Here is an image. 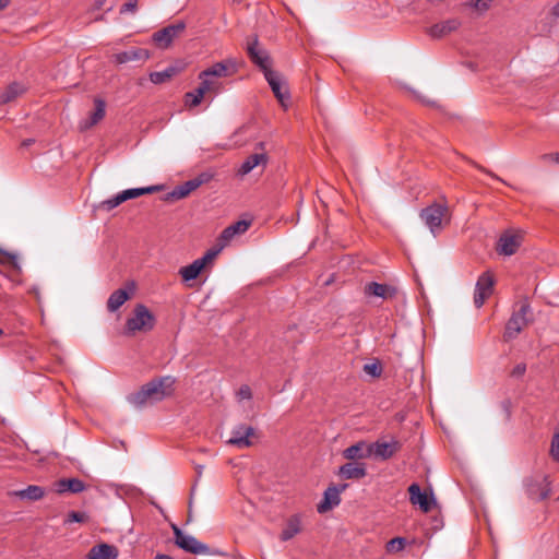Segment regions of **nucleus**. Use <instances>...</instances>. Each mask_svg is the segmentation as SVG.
I'll list each match as a JSON object with an SVG mask.
<instances>
[{"label": "nucleus", "mask_w": 559, "mask_h": 559, "mask_svg": "<svg viewBox=\"0 0 559 559\" xmlns=\"http://www.w3.org/2000/svg\"><path fill=\"white\" fill-rule=\"evenodd\" d=\"M175 380L171 377L154 379L128 396L130 404L141 407L147 402H159L173 393Z\"/></svg>", "instance_id": "1"}, {"label": "nucleus", "mask_w": 559, "mask_h": 559, "mask_svg": "<svg viewBox=\"0 0 559 559\" xmlns=\"http://www.w3.org/2000/svg\"><path fill=\"white\" fill-rule=\"evenodd\" d=\"M155 317L143 304H138L132 314L127 319L124 326L126 335H133L136 332H147L153 330L155 325Z\"/></svg>", "instance_id": "2"}, {"label": "nucleus", "mask_w": 559, "mask_h": 559, "mask_svg": "<svg viewBox=\"0 0 559 559\" xmlns=\"http://www.w3.org/2000/svg\"><path fill=\"white\" fill-rule=\"evenodd\" d=\"M175 544L182 550L193 555H215L218 551L212 550L207 545L198 540L194 536L183 533L177 525H171Z\"/></svg>", "instance_id": "3"}, {"label": "nucleus", "mask_w": 559, "mask_h": 559, "mask_svg": "<svg viewBox=\"0 0 559 559\" xmlns=\"http://www.w3.org/2000/svg\"><path fill=\"white\" fill-rule=\"evenodd\" d=\"M448 213V205L441 203H432L425 209H423L419 213L420 219L428 227L430 233L433 236H437L442 228V221L445 214Z\"/></svg>", "instance_id": "4"}, {"label": "nucleus", "mask_w": 559, "mask_h": 559, "mask_svg": "<svg viewBox=\"0 0 559 559\" xmlns=\"http://www.w3.org/2000/svg\"><path fill=\"white\" fill-rule=\"evenodd\" d=\"M526 491L531 499L540 501L549 497L551 492L548 476L540 475L526 480Z\"/></svg>", "instance_id": "5"}, {"label": "nucleus", "mask_w": 559, "mask_h": 559, "mask_svg": "<svg viewBox=\"0 0 559 559\" xmlns=\"http://www.w3.org/2000/svg\"><path fill=\"white\" fill-rule=\"evenodd\" d=\"M528 312H531L530 305L526 302L522 304L520 310L512 314L506 325V338H514L522 331L528 322L526 318Z\"/></svg>", "instance_id": "6"}, {"label": "nucleus", "mask_w": 559, "mask_h": 559, "mask_svg": "<svg viewBox=\"0 0 559 559\" xmlns=\"http://www.w3.org/2000/svg\"><path fill=\"white\" fill-rule=\"evenodd\" d=\"M247 53L250 60L263 71V74H265L266 71L272 70L271 57L265 49L260 47L257 36L252 39V41L248 43Z\"/></svg>", "instance_id": "7"}, {"label": "nucleus", "mask_w": 559, "mask_h": 559, "mask_svg": "<svg viewBox=\"0 0 559 559\" xmlns=\"http://www.w3.org/2000/svg\"><path fill=\"white\" fill-rule=\"evenodd\" d=\"M211 179V176L206 173H202L197 177L177 186L174 188L171 192L168 193L167 199L180 200L188 197L192 191L201 187L203 183L207 182Z\"/></svg>", "instance_id": "8"}, {"label": "nucleus", "mask_w": 559, "mask_h": 559, "mask_svg": "<svg viewBox=\"0 0 559 559\" xmlns=\"http://www.w3.org/2000/svg\"><path fill=\"white\" fill-rule=\"evenodd\" d=\"M495 285L493 275L487 271L477 280L474 294V304L480 308L485 300L491 295Z\"/></svg>", "instance_id": "9"}, {"label": "nucleus", "mask_w": 559, "mask_h": 559, "mask_svg": "<svg viewBox=\"0 0 559 559\" xmlns=\"http://www.w3.org/2000/svg\"><path fill=\"white\" fill-rule=\"evenodd\" d=\"M186 28L185 22L170 24L153 34L154 43L160 48H167L173 40Z\"/></svg>", "instance_id": "10"}, {"label": "nucleus", "mask_w": 559, "mask_h": 559, "mask_svg": "<svg viewBox=\"0 0 559 559\" xmlns=\"http://www.w3.org/2000/svg\"><path fill=\"white\" fill-rule=\"evenodd\" d=\"M254 436V428L248 425L239 424L231 430V437L227 443L238 449H245L252 445L250 438Z\"/></svg>", "instance_id": "11"}, {"label": "nucleus", "mask_w": 559, "mask_h": 559, "mask_svg": "<svg viewBox=\"0 0 559 559\" xmlns=\"http://www.w3.org/2000/svg\"><path fill=\"white\" fill-rule=\"evenodd\" d=\"M348 487V484L333 485L324 491L323 500L318 504V512L324 513L341 503L340 495Z\"/></svg>", "instance_id": "12"}, {"label": "nucleus", "mask_w": 559, "mask_h": 559, "mask_svg": "<svg viewBox=\"0 0 559 559\" xmlns=\"http://www.w3.org/2000/svg\"><path fill=\"white\" fill-rule=\"evenodd\" d=\"M264 78L267 81L272 92L274 93L278 102L283 106H286V102L289 99V94L285 85L283 84L282 76L280 75V73L273 70L266 71Z\"/></svg>", "instance_id": "13"}, {"label": "nucleus", "mask_w": 559, "mask_h": 559, "mask_svg": "<svg viewBox=\"0 0 559 559\" xmlns=\"http://www.w3.org/2000/svg\"><path fill=\"white\" fill-rule=\"evenodd\" d=\"M400 449V443L396 440L390 442L377 441L369 443L370 457L380 459L382 461L391 459Z\"/></svg>", "instance_id": "14"}, {"label": "nucleus", "mask_w": 559, "mask_h": 559, "mask_svg": "<svg viewBox=\"0 0 559 559\" xmlns=\"http://www.w3.org/2000/svg\"><path fill=\"white\" fill-rule=\"evenodd\" d=\"M236 72V62L233 59H227L222 62H216L212 67L200 72L201 78H226Z\"/></svg>", "instance_id": "15"}, {"label": "nucleus", "mask_w": 559, "mask_h": 559, "mask_svg": "<svg viewBox=\"0 0 559 559\" xmlns=\"http://www.w3.org/2000/svg\"><path fill=\"white\" fill-rule=\"evenodd\" d=\"M86 488L83 480L79 478H61L53 483V490L63 495L66 492L80 493Z\"/></svg>", "instance_id": "16"}, {"label": "nucleus", "mask_w": 559, "mask_h": 559, "mask_svg": "<svg viewBox=\"0 0 559 559\" xmlns=\"http://www.w3.org/2000/svg\"><path fill=\"white\" fill-rule=\"evenodd\" d=\"M461 26L459 19H449L433 24L428 28V34L432 38H442L448 34L456 31Z\"/></svg>", "instance_id": "17"}, {"label": "nucleus", "mask_w": 559, "mask_h": 559, "mask_svg": "<svg viewBox=\"0 0 559 559\" xmlns=\"http://www.w3.org/2000/svg\"><path fill=\"white\" fill-rule=\"evenodd\" d=\"M119 551L116 546L102 543L93 546L87 552L85 559H117Z\"/></svg>", "instance_id": "18"}, {"label": "nucleus", "mask_w": 559, "mask_h": 559, "mask_svg": "<svg viewBox=\"0 0 559 559\" xmlns=\"http://www.w3.org/2000/svg\"><path fill=\"white\" fill-rule=\"evenodd\" d=\"M409 500L413 504H418L424 512L431 510V503L435 502L433 497L428 498L426 492H423L420 486L416 483L408 487Z\"/></svg>", "instance_id": "19"}, {"label": "nucleus", "mask_w": 559, "mask_h": 559, "mask_svg": "<svg viewBox=\"0 0 559 559\" xmlns=\"http://www.w3.org/2000/svg\"><path fill=\"white\" fill-rule=\"evenodd\" d=\"M367 475L366 465L358 462H349L338 468V476L343 479H361Z\"/></svg>", "instance_id": "20"}, {"label": "nucleus", "mask_w": 559, "mask_h": 559, "mask_svg": "<svg viewBox=\"0 0 559 559\" xmlns=\"http://www.w3.org/2000/svg\"><path fill=\"white\" fill-rule=\"evenodd\" d=\"M521 245V236L515 234H503L498 241V251L504 255H512Z\"/></svg>", "instance_id": "21"}, {"label": "nucleus", "mask_w": 559, "mask_h": 559, "mask_svg": "<svg viewBox=\"0 0 559 559\" xmlns=\"http://www.w3.org/2000/svg\"><path fill=\"white\" fill-rule=\"evenodd\" d=\"M250 227V222L248 221H238L230 226L226 227L221 236H219V242L222 247H225L236 235H241L248 230Z\"/></svg>", "instance_id": "22"}, {"label": "nucleus", "mask_w": 559, "mask_h": 559, "mask_svg": "<svg viewBox=\"0 0 559 559\" xmlns=\"http://www.w3.org/2000/svg\"><path fill=\"white\" fill-rule=\"evenodd\" d=\"M148 58L147 50L143 48H130L128 50L114 55L115 62L123 64L130 61L146 60Z\"/></svg>", "instance_id": "23"}, {"label": "nucleus", "mask_w": 559, "mask_h": 559, "mask_svg": "<svg viewBox=\"0 0 559 559\" xmlns=\"http://www.w3.org/2000/svg\"><path fill=\"white\" fill-rule=\"evenodd\" d=\"M94 104H95V109L91 114L90 118L80 123L81 130H87V129L92 128L93 126L98 123L105 117L106 103L100 98H96Z\"/></svg>", "instance_id": "24"}, {"label": "nucleus", "mask_w": 559, "mask_h": 559, "mask_svg": "<svg viewBox=\"0 0 559 559\" xmlns=\"http://www.w3.org/2000/svg\"><path fill=\"white\" fill-rule=\"evenodd\" d=\"M343 456L349 461L370 457L369 443L359 441L343 451Z\"/></svg>", "instance_id": "25"}, {"label": "nucleus", "mask_w": 559, "mask_h": 559, "mask_svg": "<svg viewBox=\"0 0 559 559\" xmlns=\"http://www.w3.org/2000/svg\"><path fill=\"white\" fill-rule=\"evenodd\" d=\"M365 294L367 296H374L386 299L395 294V289L385 284L371 282L365 286Z\"/></svg>", "instance_id": "26"}, {"label": "nucleus", "mask_w": 559, "mask_h": 559, "mask_svg": "<svg viewBox=\"0 0 559 559\" xmlns=\"http://www.w3.org/2000/svg\"><path fill=\"white\" fill-rule=\"evenodd\" d=\"M267 162V157L264 153L252 154L245 159L241 166L238 169V174L240 176L248 175L253 168L261 164H265Z\"/></svg>", "instance_id": "27"}, {"label": "nucleus", "mask_w": 559, "mask_h": 559, "mask_svg": "<svg viewBox=\"0 0 559 559\" xmlns=\"http://www.w3.org/2000/svg\"><path fill=\"white\" fill-rule=\"evenodd\" d=\"M130 298L129 293L123 289H117L109 296L107 300V309L109 312L117 311L128 299Z\"/></svg>", "instance_id": "28"}, {"label": "nucleus", "mask_w": 559, "mask_h": 559, "mask_svg": "<svg viewBox=\"0 0 559 559\" xmlns=\"http://www.w3.org/2000/svg\"><path fill=\"white\" fill-rule=\"evenodd\" d=\"M300 525L301 522L299 515H293L292 518H289L281 533V539L283 542L292 539L295 535H297L300 532Z\"/></svg>", "instance_id": "29"}, {"label": "nucleus", "mask_w": 559, "mask_h": 559, "mask_svg": "<svg viewBox=\"0 0 559 559\" xmlns=\"http://www.w3.org/2000/svg\"><path fill=\"white\" fill-rule=\"evenodd\" d=\"M13 493L24 500L37 501L44 497L45 490L40 486L29 485L25 489L14 491Z\"/></svg>", "instance_id": "30"}, {"label": "nucleus", "mask_w": 559, "mask_h": 559, "mask_svg": "<svg viewBox=\"0 0 559 559\" xmlns=\"http://www.w3.org/2000/svg\"><path fill=\"white\" fill-rule=\"evenodd\" d=\"M24 91L25 87L17 82L10 84L2 93H0V105H4L14 100Z\"/></svg>", "instance_id": "31"}, {"label": "nucleus", "mask_w": 559, "mask_h": 559, "mask_svg": "<svg viewBox=\"0 0 559 559\" xmlns=\"http://www.w3.org/2000/svg\"><path fill=\"white\" fill-rule=\"evenodd\" d=\"M203 269L202 263L194 260L191 264L182 266L179 274L185 282H189L195 280Z\"/></svg>", "instance_id": "32"}, {"label": "nucleus", "mask_w": 559, "mask_h": 559, "mask_svg": "<svg viewBox=\"0 0 559 559\" xmlns=\"http://www.w3.org/2000/svg\"><path fill=\"white\" fill-rule=\"evenodd\" d=\"M157 190H159L158 186H150V187H145V188L127 189V190L121 191L120 193H121V199L126 202L128 200L135 199L143 194L152 193Z\"/></svg>", "instance_id": "33"}, {"label": "nucleus", "mask_w": 559, "mask_h": 559, "mask_svg": "<svg viewBox=\"0 0 559 559\" xmlns=\"http://www.w3.org/2000/svg\"><path fill=\"white\" fill-rule=\"evenodd\" d=\"M199 79L201 80V83L199 85V90H203V93H213L214 96L221 93L222 91V84L217 81L213 80L210 76L201 78L199 75Z\"/></svg>", "instance_id": "34"}, {"label": "nucleus", "mask_w": 559, "mask_h": 559, "mask_svg": "<svg viewBox=\"0 0 559 559\" xmlns=\"http://www.w3.org/2000/svg\"><path fill=\"white\" fill-rule=\"evenodd\" d=\"M175 74H176V68L168 67L163 71L152 72L150 74V80L154 84H162V83L168 81L169 79H171Z\"/></svg>", "instance_id": "35"}, {"label": "nucleus", "mask_w": 559, "mask_h": 559, "mask_svg": "<svg viewBox=\"0 0 559 559\" xmlns=\"http://www.w3.org/2000/svg\"><path fill=\"white\" fill-rule=\"evenodd\" d=\"M205 94L203 93V90H199V87L193 92H188L185 95L186 104L189 107H197L201 104L202 99L204 98Z\"/></svg>", "instance_id": "36"}, {"label": "nucleus", "mask_w": 559, "mask_h": 559, "mask_svg": "<svg viewBox=\"0 0 559 559\" xmlns=\"http://www.w3.org/2000/svg\"><path fill=\"white\" fill-rule=\"evenodd\" d=\"M406 546V539L404 537H395L389 540L385 545V549L388 552H400Z\"/></svg>", "instance_id": "37"}, {"label": "nucleus", "mask_w": 559, "mask_h": 559, "mask_svg": "<svg viewBox=\"0 0 559 559\" xmlns=\"http://www.w3.org/2000/svg\"><path fill=\"white\" fill-rule=\"evenodd\" d=\"M123 202L124 201L121 199V193L119 192L115 197L107 199L105 201H102L98 205V209L109 212Z\"/></svg>", "instance_id": "38"}, {"label": "nucleus", "mask_w": 559, "mask_h": 559, "mask_svg": "<svg viewBox=\"0 0 559 559\" xmlns=\"http://www.w3.org/2000/svg\"><path fill=\"white\" fill-rule=\"evenodd\" d=\"M222 245L217 249H210L205 252V254L202 258L197 259L199 262L202 263V266L205 267L207 263H211L216 255L219 253V251L223 249Z\"/></svg>", "instance_id": "39"}, {"label": "nucleus", "mask_w": 559, "mask_h": 559, "mask_svg": "<svg viewBox=\"0 0 559 559\" xmlns=\"http://www.w3.org/2000/svg\"><path fill=\"white\" fill-rule=\"evenodd\" d=\"M491 1L492 0H471L468 4L475 10L484 12L489 9Z\"/></svg>", "instance_id": "40"}, {"label": "nucleus", "mask_w": 559, "mask_h": 559, "mask_svg": "<svg viewBox=\"0 0 559 559\" xmlns=\"http://www.w3.org/2000/svg\"><path fill=\"white\" fill-rule=\"evenodd\" d=\"M364 369L368 374L372 377H379L381 374V366L377 362L367 364L365 365Z\"/></svg>", "instance_id": "41"}, {"label": "nucleus", "mask_w": 559, "mask_h": 559, "mask_svg": "<svg viewBox=\"0 0 559 559\" xmlns=\"http://www.w3.org/2000/svg\"><path fill=\"white\" fill-rule=\"evenodd\" d=\"M85 518H86L85 513L78 512V511H71L68 514L66 523H73V522L80 523V522H83L85 520Z\"/></svg>", "instance_id": "42"}, {"label": "nucleus", "mask_w": 559, "mask_h": 559, "mask_svg": "<svg viewBox=\"0 0 559 559\" xmlns=\"http://www.w3.org/2000/svg\"><path fill=\"white\" fill-rule=\"evenodd\" d=\"M136 5H138V0H129L128 2H126L121 9H120V13L121 14H124V13H133L135 12L136 10Z\"/></svg>", "instance_id": "43"}, {"label": "nucleus", "mask_w": 559, "mask_h": 559, "mask_svg": "<svg viewBox=\"0 0 559 559\" xmlns=\"http://www.w3.org/2000/svg\"><path fill=\"white\" fill-rule=\"evenodd\" d=\"M526 371V365L525 364H518L513 369H512V377H515V378H520L522 377Z\"/></svg>", "instance_id": "44"}, {"label": "nucleus", "mask_w": 559, "mask_h": 559, "mask_svg": "<svg viewBox=\"0 0 559 559\" xmlns=\"http://www.w3.org/2000/svg\"><path fill=\"white\" fill-rule=\"evenodd\" d=\"M238 396L241 400H249V399H251V389L248 385L240 386V389L238 391Z\"/></svg>", "instance_id": "45"}, {"label": "nucleus", "mask_w": 559, "mask_h": 559, "mask_svg": "<svg viewBox=\"0 0 559 559\" xmlns=\"http://www.w3.org/2000/svg\"><path fill=\"white\" fill-rule=\"evenodd\" d=\"M0 253L3 254L7 259H9L10 261H12L13 265L16 266L17 265V258L15 254L13 253H10L8 251H4L0 248Z\"/></svg>", "instance_id": "46"}, {"label": "nucleus", "mask_w": 559, "mask_h": 559, "mask_svg": "<svg viewBox=\"0 0 559 559\" xmlns=\"http://www.w3.org/2000/svg\"><path fill=\"white\" fill-rule=\"evenodd\" d=\"M10 3V0H0V11L7 8Z\"/></svg>", "instance_id": "47"}, {"label": "nucleus", "mask_w": 559, "mask_h": 559, "mask_svg": "<svg viewBox=\"0 0 559 559\" xmlns=\"http://www.w3.org/2000/svg\"><path fill=\"white\" fill-rule=\"evenodd\" d=\"M155 559H173V558L170 556H168V555H157L155 557Z\"/></svg>", "instance_id": "48"}, {"label": "nucleus", "mask_w": 559, "mask_h": 559, "mask_svg": "<svg viewBox=\"0 0 559 559\" xmlns=\"http://www.w3.org/2000/svg\"><path fill=\"white\" fill-rule=\"evenodd\" d=\"M32 143H33V140H32V139H28V140H25V141L23 142V145H24V146H28V145H31Z\"/></svg>", "instance_id": "49"}, {"label": "nucleus", "mask_w": 559, "mask_h": 559, "mask_svg": "<svg viewBox=\"0 0 559 559\" xmlns=\"http://www.w3.org/2000/svg\"><path fill=\"white\" fill-rule=\"evenodd\" d=\"M486 173H487L488 175H490L492 178H495L496 180L503 181L502 179H500V178H499V177H497L496 175H493V174H491V173H489V171H487V170H486Z\"/></svg>", "instance_id": "50"}, {"label": "nucleus", "mask_w": 559, "mask_h": 559, "mask_svg": "<svg viewBox=\"0 0 559 559\" xmlns=\"http://www.w3.org/2000/svg\"><path fill=\"white\" fill-rule=\"evenodd\" d=\"M236 3H241L243 0H233Z\"/></svg>", "instance_id": "51"}, {"label": "nucleus", "mask_w": 559, "mask_h": 559, "mask_svg": "<svg viewBox=\"0 0 559 559\" xmlns=\"http://www.w3.org/2000/svg\"><path fill=\"white\" fill-rule=\"evenodd\" d=\"M556 162L559 163V153L556 155Z\"/></svg>", "instance_id": "52"}, {"label": "nucleus", "mask_w": 559, "mask_h": 559, "mask_svg": "<svg viewBox=\"0 0 559 559\" xmlns=\"http://www.w3.org/2000/svg\"><path fill=\"white\" fill-rule=\"evenodd\" d=\"M202 466H198V473L201 474Z\"/></svg>", "instance_id": "53"}, {"label": "nucleus", "mask_w": 559, "mask_h": 559, "mask_svg": "<svg viewBox=\"0 0 559 559\" xmlns=\"http://www.w3.org/2000/svg\"><path fill=\"white\" fill-rule=\"evenodd\" d=\"M3 334V331L0 329V336Z\"/></svg>", "instance_id": "54"}]
</instances>
